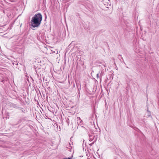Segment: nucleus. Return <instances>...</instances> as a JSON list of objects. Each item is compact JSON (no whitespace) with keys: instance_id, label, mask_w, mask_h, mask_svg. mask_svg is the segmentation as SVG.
I'll list each match as a JSON object with an SVG mask.
<instances>
[{"instance_id":"nucleus-1","label":"nucleus","mask_w":159,"mask_h":159,"mask_svg":"<svg viewBox=\"0 0 159 159\" xmlns=\"http://www.w3.org/2000/svg\"><path fill=\"white\" fill-rule=\"evenodd\" d=\"M42 20V15L40 13L35 14L32 18L31 26L33 28L38 27L40 25Z\"/></svg>"},{"instance_id":"nucleus-2","label":"nucleus","mask_w":159,"mask_h":159,"mask_svg":"<svg viewBox=\"0 0 159 159\" xmlns=\"http://www.w3.org/2000/svg\"><path fill=\"white\" fill-rule=\"evenodd\" d=\"M12 106L13 107L16 108H20L18 105L16 104H13Z\"/></svg>"},{"instance_id":"nucleus-3","label":"nucleus","mask_w":159,"mask_h":159,"mask_svg":"<svg viewBox=\"0 0 159 159\" xmlns=\"http://www.w3.org/2000/svg\"><path fill=\"white\" fill-rule=\"evenodd\" d=\"M89 140L90 141L93 140V137H92V135H89Z\"/></svg>"},{"instance_id":"nucleus-4","label":"nucleus","mask_w":159,"mask_h":159,"mask_svg":"<svg viewBox=\"0 0 159 159\" xmlns=\"http://www.w3.org/2000/svg\"><path fill=\"white\" fill-rule=\"evenodd\" d=\"M103 75V73H102V71L101 72L100 74V79H101L102 77V76Z\"/></svg>"},{"instance_id":"nucleus-5","label":"nucleus","mask_w":159,"mask_h":159,"mask_svg":"<svg viewBox=\"0 0 159 159\" xmlns=\"http://www.w3.org/2000/svg\"><path fill=\"white\" fill-rule=\"evenodd\" d=\"M63 159H71L70 157L64 158Z\"/></svg>"},{"instance_id":"nucleus-6","label":"nucleus","mask_w":159,"mask_h":159,"mask_svg":"<svg viewBox=\"0 0 159 159\" xmlns=\"http://www.w3.org/2000/svg\"><path fill=\"white\" fill-rule=\"evenodd\" d=\"M99 74H97V78L98 79L99 78Z\"/></svg>"},{"instance_id":"nucleus-7","label":"nucleus","mask_w":159,"mask_h":159,"mask_svg":"<svg viewBox=\"0 0 159 159\" xmlns=\"http://www.w3.org/2000/svg\"><path fill=\"white\" fill-rule=\"evenodd\" d=\"M94 143V142L91 143V144H89V145L91 146H92L93 145V144Z\"/></svg>"},{"instance_id":"nucleus-8","label":"nucleus","mask_w":159,"mask_h":159,"mask_svg":"<svg viewBox=\"0 0 159 159\" xmlns=\"http://www.w3.org/2000/svg\"><path fill=\"white\" fill-rule=\"evenodd\" d=\"M118 57H120V58L121 57L122 59H123V58L122 57H121V55H119Z\"/></svg>"},{"instance_id":"nucleus-9","label":"nucleus","mask_w":159,"mask_h":159,"mask_svg":"<svg viewBox=\"0 0 159 159\" xmlns=\"http://www.w3.org/2000/svg\"><path fill=\"white\" fill-rule=\"evenodd\" d=\"M149 113L148 114L149 116H150V112L149 111H147Z\"/></svg>"},{"instance_id":"nucleus-10","label":"nucleus","mask_w":159,"mask_h":159,"mask_svg":"<svg viewBox=\"0 0 159 159\" xmlns=\"http://www.w3.org/2000/svg\"><path fill=\"white\" fill-rule=\"evenodd\" d=\"M20 109L22 110V111L23 112V108H21Z\"/></svg>"}]
</instances>
